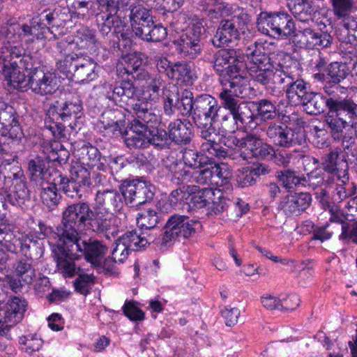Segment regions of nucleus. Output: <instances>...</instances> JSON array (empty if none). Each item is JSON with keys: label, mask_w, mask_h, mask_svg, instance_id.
<instances>
[{"label": "nucleus", "mask_w": 357, "mask_h": 357, "mask_svg": "<svg viewBox=\"0 0 357 357\" xmlns=\"http://www.w3.org/2000/svg\"><path fill=\"white\" fill-rule=\"evenodd\" d=\"M270 43L255 42L245 50V55L253 65L250 68L253 80L264 86L271 96L280 97L285 93L294 105H301L308 95L307 83L287 66L273 68L270 64Z\"/></svg>", "instance_id": "nucleus-1"}, {"label": "nucleus", "mask_w": 357, "mask_h": 357, "mask_svg": "<svg viewBox=\"0 0 357 357\" xmlns=\"http://www.w3.org/2000/svg\"><path fill=\"white\" fill-rule=\"evenodd\" d=\"M96 23L100 34L107 36L112 27L118 30L123 23L121 13L130 11L129 19L132 31L136 36L141 33L146 26L153 24L151 10L142 6L140 0H97Z\"/></svg>", "instance_id": "nucleus-2"}, {"label": "nucleus", "mask_w": 357, "mask_h": 357, "mask_svg": "<svg viewBox=\"0 0 357 357\" xmlns=\"http://www.w3.org/2000/svg\"><path fill=\"white\" fill-rule=\"evenodd\" d=\"M118 220L112 211L91 209L86 202H79L69 205L63 212L60 225L68 229L72 236L75 229L84 228L109 239L118 232Z\"/></svg>", "instance_id": "nucleus-3"}, {"label": "nucleus", "mask_w": 357, "mask_h": 357, "mask_svg": "<svg viewBox=\"0 0 357 357\" xmlns=\"http://www.w3.org/2000/svg\"><path fill=\"white\" fill-rule=\"evenodd\" d=\"M301 105L307 113L313 115L324 112L327 107L326 122L334 134L341 133L344 128L353 125V119H357V104L351 99L334 95L326 98L320 93L310 92Z\"/></svg>", "instance_id": "nucleus-4"}, {"label": "nucleus", "mask_w": 357, "mask_h": 357, "mask_svg": "<svg viewBox=\"0 0 357 357\" xmlns=\"http://www.w3.org/2000/svg\"><path fill=\"white\" fill-rule=\"evenodd\" d=\"M106 98L121 107H127L136 118L151 125L161 121L160 114L152 109V103L139 96L137 90L130 81H122L114 86L105 84Z\"/></svg>", "instance_id": "nucleus-5"}, {"label": "nucleus", "mask_w": 357, "mask_h": 357, "mask_svg": "<svg viewBox=\"0 0 357 357\" xmlns=\"http://www.w3.org/2000/svg\"><path fill=\"white\" fill-rule=\"evenodd\" d=\"M59 240L65 245H69L71 252H79L84 254L85 259L93 266H99L101 264V259L106 252L107 248L100 241L93 240L89 242L82 240L75 229V236H72L70 233L68 234V229L59 225L56 227V232Z\"/></svg>", "instance_id": "nucleus-6"}, {"label": "nucleus", "mask_w": 357, "mask_h": 357, "mask_svg": "<svg viewBox=\"0 0 357 357\" xmlns=\"http://www.w3.org/2000/svg\"><path fill=\"white\" fill-rule=\"evenodd\" d=\"M12 52L11 49L3 48L0 52V64L2 66L3 73L10 84L15 89L21 91L31 89V75H26L20 71L17 59L24 52L23 47H15Z\"/></svg>", "instance_id": "nucleus-7"}, {"label": "nucleus", "mask_w": 357, "mask_h": 357, "mask_svg": "<svg viewBox=\"0 0 357 357\" xmlns=\"http://www.w3.org/2000/svg\"><path fill=\"white\" fill-rule=\"evenodd\" d=\"M3 178L1 190L6 194L7 200L13 206H22L30 200V192L27 188L23 170L18 166H13L7 175L1 173Z\"/></svg>", "instance_id": "nucleus-8"}, {"label": "nucleus", "mask_w": 357, "mask_h": 357, "mask_svg": "<svg viewBox=\"0 0 357 357\" xmlns=\"http://www.w3.org/2000/svg\"><path fill=\"white\" fill-rule=\"evenodd\" d=\"M257 26L263 34L275 38L289 36L296 31L294 20L285 13H261L257 18Z\"/></svg>", "instance_id": "nucleus-9"}, {"label": "nucleus", "mask_w": 357, "mask_h": 357, "mask_svg": "<svg viewBox=\"0 0 357 357\" xmlns=\"http://www.w3.org/2000/svg\"><path fill=\"white\" fill-rule=\"evenodd\" d=\"M201 227L197 220L183 215H173L167 220L161 237L162 245H172L176 241L190 237Z\"/></svg>", "instance_id": "nucleus-10"}, {"label": "nucleus", "mask_w": 357, "mask_h": 357, "mask_svg": "<svg viewBox=\"0 0 357 357\" xmlns=\"http://www.w3.org/2000/svg\"><path fill=\"white\" fill-rule=\"evenodd\" d=\"M215 121L207 122V124L198 126L201 128L200 137L202 142L200 149L208 158L225 159L232 154V149L222 144V137L213 126Z\"/></svg>", "instance_id": "nucleus-11"}, {"label": "nucleus", "mask_w": 357, "mask_h": 357, "mask_svg": "<svg viewBox=\"0 0 357 357\" xmlns=\"http://www.w3.org/2000/svg\"><path fill=\"white\" fill-rule=\"evenodd\" d=\"M247 15L241 13L232 15L231 18L220 22L212 39V44L217 47L228 45L239 39L240 30L246 23Z\"/></svg>", "instance_id": "nucleus-12"}, {"label": "nucleus", "mask_w": 357, "mask_h": 357, "mask_svg": "<svg viewBox=\"0 0 357 357\" xmlns=\"http://www.w3.org/2000/svg\"><path fill=\"white\" fill-rule=\"evenodd\" d=\"M313 23L298 24L294 36V42L300 48L314 50L331 46L332 37L327 32L318 31Z\"/></svg>", "instance_id": "nucleus-13"}, {"label": "nucleus", "mask_w": 357, "mask_h": 357, "mask_svg": "<svg viewBox=\"0 0 357 357\" xmlns=\"http://www.w3.org/2000/svg\"><path fill=\"white\" fill-rule=\"evenodd\" d=\"M266 133L270 141L280 147L289 148L301 145L305 141L303 132H296L280 121L268 123Z\"/></svg>", "instance_id": "nucleus-14"}, {"label": "nucleus", "mask_w": 357, "mask_h": 357, "mask_svg": "<svg viewBox=\"0 0 357 357\" xmlns=\"http://www.w3.org/2000/svg\"><path fill=\"white\" fill-rule=\"evenodd\" d=\"M82 105L79 101L69 102L63 100L55 101L48 109L47 117L53 121L61 120L63 122H70L69 126L73 130L77 127L79 120L82 115Z\"/></svg>", "instance_id": "nucleus-15"}, {"label": "nucleus", "mask_w": 357, "mask_h": 357, "mask_svg": "<svg viewBox=\"0 0 357 357\" xmlns=\"http://www.w3.org/2000/svg\"><path fill=\"white\" fill-rule=\"evenodd\" d=\"M120 190L126 204L137 206L153 199L151 185L141 180L124 181Z\"/></svg>", "instance_id": "nucleus-16"}, {"label": "nucleus", "mask_w": 357, "mask_h": 357, "mask_svg": "<svg viewBox=\"0 0 357 357\" xmlns=\"http://www.w3.org/2000/svg\"><path fill=\"white\" fill-rule=\"evenodd\" d=\"M220 109L215 98L206 93L199 95L195 98L192 119L197 126L215 121Z\"/></svg>", "instance_id": "nucleus-17"}, {"label": "nucleus", "mask_w": 357, "mask_h": 357, "mask_svg": "<svg viewBox=\"0 0 357 357\" xmlns=\"http://www.w3.org/2000/svg\"><path fill=\"white\" fill-rule=\"evenodd\" d=\"M213 68L224 78L238 73L240 66L236 51L234 49L218 50L213 56Z\"/></svg>", "instance_id": "nucleus-18"}, {"label": "nucleus", "mask_w": 357, "mask_h": 357, "mask_svg": "<svg viewBox=\"0 0 357 357\" xmlns=\"http://www.w3.org/2000/svg\"><path fill=\"white\" fill-rule=\"evenodd\" d=\"M221 106L231 112L241 128L250 126L254 123L256 116L253 113L252 102L241 101L238 98H231L226 96L224 102H220Z\"/></svg>", "instance_id": "nucleus-19"}, {"label": "nucleus", "mask_w": 357, "mask_h": 357, "mask_svg": "<svg viewBox=\"0 0 357 357\" xmlns=\"http://www.w3.org/2000/svg\"><path fill=\"white\" fill-rule=\"evenodd\" d=\"M160 121L153 124L146 123L142 119L136 118L131 124L128 130L126 131L124 142L126 146L130 149H144L149 146L148 139V127L154 128L160 125Z\"/></svg>", "instance_id": "nucleus-20"}, {"label": "nucleus", "mask_w": 357, "mask_h": 357, "mask_svg": "<svg viewBox=\"0 0 357 357\" xmlns=\"http://www.w3.org/2000/svg\"><path fill=\"white\" fill-rule=\"evenodd\" d=\"M70 248L59 239L58 250L55 252L56 262L58 271L65 278H73L82 270L75 261L77 254L76 252H71Z\"/></svg>", "instance_id": "nucleus-21"}, {"label": "nucleus", "mask_w": 357, "mask_h": 357, "mask_svg": "<svg viewBox=\"0 0 357 357\" xmlns=\"http://www.w3.org/2000/svg\"><path fill=\"white\" fill-rule=\"evenodd\" d=\"M59 87V81L55 73L45 70H38L31 75V90L40 96L51 95Z\"/></svg>", "instance_id": "nucleus-22"}, {"label": "nucleus", "mask_w": 357, "mask_h": 357, "mask_svg": "<svg viewBox=\"0 0 357 357\" xmlns=\"http://www.w3.org/2000/svg\"><path fill=\"white\" fill-rule=\"evenodd\" d=\"M26 307V301L20 297L9 298L6 303L0 305V323L16 325L22 320Z\"/></svg>", "instance_id": "nucleus-23"}, {"label": "nucleus", "mask_w": 357, "mask_h": 357, "mask_svg": "<svg viewBox=\"0 0 357 357\" xmlns=\"http://www.w3.org/2000/svg\"><path fill=\"white\" fill-rule=\"evenodd\" d=\"M349 74V69L345 63L341 62H333L327 68V76L328 79L326 81L324 91L329 96H333L335 93L342 92L344 89L340 85Z\"/></svg>", "instance_id": "nucleus-24"}, {"label": "nucleus", "mask_w": 357, "mask_h": 357, "mask_svg": "<svg viewBox=\"0 0 357 357\" xmlns=\"http://www.w3.org/2000/svg\"><path fill=\"white\" fill-rule=\"evenodd\" d=\"M98 127L109 136L121 135L125 127V116L119 109L106 110L102 113Z\"/></svg>", "instance_id": "nucleus-25"}, {"label": "nucleus", "mask_w": 357, "mask_h": 357, "mask_svg": "<svg viewBox=\"0 0 357 357\" xmlns=\"http://www.w3.org/2000/svg\"><path fill=\"white\" fill-rule=\"evenodd\" d=\"M136 80L144 82V89L141 93L144 100L151 102L156 101L160 97V91L164 85V81L160 75L150 73L146 70L137 73Z\"/></svg>", "instance_id": "nucleus-26"}, {"label": "nucleus", "mask_w": 357, "mask_h": 357, "mask_svg": "<svg viewBox=\"0 0 357 357\" xmlns=\"http://www.w3.org/2000/svg\"><path fill=\"white\" fill-rule=\"evenodd\" d=\"M311 202L312 197L309 193H295L284 197L279 208L287 215H298L310 206Z\"/></svg>", "instance_id": "nucleus-27"}, {"label": "nucleus", "mask_w": 357, "mask_h": 357, "mask_svg": "<svg viewBox=\"0 0 357 357\" xmlns=\"http://www.w3.org/2000/svg\"><path fill=\"white\" fill-rule=\"evenodd\" d=\"M174 176L182 181H188L203 185H213V176L211 165L203 169L195 170L192 174L185 170L182 164H176L174 167Z\"/></svg>", "instance_id": "nucleus-28"}, {"label": "nucleus", "mask_w": 357, "mask_h": 357, "mask_svg": "<svg viewBox=\"0 0 357 357\" xmlns=\"http://www.w3.org/2000/svg\"><path fill=\"white\" fill-rule=\"evenodd\" d=\"M341 151L334 150L331 151L323 162L324 169L330 173H334L342 183L349 181L348 164L346 160L340 158Z\"/></svg>", "instance_id": "nucleus-29"}, {"label": "nucleus", "mask_w": 357, "mask_h": 357, "mask_svg": "<svg viewBox=\"0 0 357 357\" xmlns=\"http://www.w3.org/2000/svg\"><path fill=\"white\" fill-rule=\"evenodd\" d=\"M93 209L100 211H119L122 207L123 203L121 195L117 191L109 189H98Z\"/></svg>", "instance_id": "nucleus-30"}, {"label": "nucleus", "mask_w": 357, "mask_h": 357, "mask_svg": "<svg viewBox=\"0 0 357 357\" xmlns=\"http://www.w3.org/2000/svg\"><path fill=\"white\" fill-rule=\"evenodd\" d=\"M227 81L229 83V89L224 88L219 93L220 102H224L226 96H231V98H245L249 94L250 86L246 78L238 75L233 74L229 76Z\"/></svg>", "instance_id": "nucleus-31"}, {"label": "nucleus", "mask_w": 357, "mask_h": 357, "mask_svg": "<svg viewBox=\"0 0 357 357\" xmlns=\"http://www.w3.org/2000/svg\"><path fill=\"white\" fill-rule=\"evenodd\" d=\"M0 38L3 43L0 52L3 48L11 49L14 52L15 47H22L20 43V24L15 19L8 20L1 27Z\"/></svg>", "instance_id": "nucleus-32"}, {"label": "nucleus", "mask_w": 357, "mask_h": 357, "mask_svg": "<svg viewBox=\"0 0 357 357\" xmlns=\"http://www.w3.org/2000/svg\"><path fill=\"white\" fill-rule=\"evenodd\" d=\"M98 43L96 31L88 26H82L77 29L73 36L66 38V43L70 46L82 50L92 49Z\"/></svg>", "instance_id": "nucleus-33"}, {"label": "nucleus", "mask_w": 357, "mask_h": 357, "mask_svg": "<svg viewBox=\"0 0 357 357\" xmlns=\"http://www.w3.org/2000/svg\"><path fill=\"white\" fill-rule=\"evenodd\" d=\"M168 137L177 144H186L192 136V125L187 120L176 119L168 126Z\"/></svg>", "instance_id": "nucleus-34"}, {"label": "nucleus", "mask_w": 357, "mask_h": 357, "mask_svg": "<svg viewBox=\"0 0 357 357\" xmlns=\"http://www.w3.org/2000/svg\"><path fill=\"white\" fill-rule=\"evenodd\" d=\"M75 70L71 79L77 83L89 82L94 80L98 77L96 72L97 63L90 57L84 56L81 58L80 62Z\"/></svg>", "instance_id": "nucleus-35"}, {"label": "nucleus", "mask_w": 357, "mask_h": 357, "mask_svg": "<svg viewBox=\"0 0 357 357\" xmlns=\"http://www.w3.org/2000/svg\"><path fill=\"white\" fill-rule=\"evenodd\" d=\"M48 33H52L50 29L35 19H33L29 24H20L21 41L32 43L36 40L47 38Z\"/></svg>", "instance_id": "nucleus-36"}, {"label": "nucleus", "mask_w": 357, "mask_h": 357, "mask_svg": "<svg viewBox=\"0 0 357 357\" xmlns=\"http://www.w3.org/2000/svg\"><path fill=\"white\" fill-rule=\"evenodd\" d=\"M143 60L141 54L137 52L127 54L121 57V63L117 66V72L123 77L127 75L136 79V75L141 71H145L144 68H141Z\"/></svg>", "instance_id": "nucleus-37"}, {"label": "nucleus", "mask_w": 357, "mask_h": 357, "mask_svg": "<svg viewBox=\"0 0 357 357\" xmlns=\"http://www.w3.org/2000/svg\"><path fill=\"white\" fill-rule=\"evenodd\" d=\"M28 170L30 179L37 186H43L49 182L50 172L45 167V162L40 158H35L29 161Z\"/></svg>", "instance_id": "nucleus-38"}, {"label": "nucleus", "mask_w": 357, "mask_h": 357, "mask_svg": "<svg viewBox=\"0 0 357 357\" xmlns=\"http://www.w3.org/2000/svg\"><path fill=\"white\" fill-rule=\"evenodd\" d=\"M202 10L207 12V15L211 19L232 15L233 8L222 0H204L199 3Z\"/></svg>", "instance_id": "nucleus-39"}, {"label": "nucleus", "mask_w": 357, "mask_h": 357, "mask_svg": "<svg viewBox=\"0 0 357 357\" xmlns=\"http://www.w3.org/2000/svg\"><path fill=\"white\" fill-rule=\"evenodd\" d=\"M74 155L78 158L82 166L86 165L90 167L95 166L100 158L98 149L85 142H82L81 146L77 144L75 148Z\"/></svg>", "instance_id": "nucleus-40"}, {"label": "nucleus", "mask_w": 357, "mask_h": 357, "mask_svg": "<svg viewBox=\"0 0 357 357\" xmlns=\"http://www.w3.org/2000/svg\"><path fill=\"white\" fill-rule=\"evenodd\" d=\"M176 50L181 57L185 59L197 58L202 51L199 40L181 36L176 42Z\"/></svg>", "instance_id": "nucleus-41"}, {"label": "nucleus", "mask_w": 357, "mask_h": 357, "mask_svg": "<svg viewBox=\"0 0 357 357\" xmlns=\"http://www.w3.org/2000/svg\"><path fill=\"white\" fill-rule=\"evenodd\" d=\"M32 261V257L25 254V257L19 259L13 266L14 273L26 284H31L36 278V269Z\"/></svg>", "instance_id": "nucleus-42"}, {"label": "nucleus", "mask_w": 357, "mask_h": 357, "mask_svg": "<svg viewBox=\"0 0 357 357\" xmlns=\"http://www.w3.org/2000/svg\"><path fill=\"white\" fill-rule=\"evenodd\" d=\"M54 184L57 185L59 190L70 198L81 199L85 194L70 177L59 174L54 178Z\"/></svg>", "instance_id": "nucleus-43"}, {"label": "nucleus", "mask_w": 357, "mask_h": 357, "mask_svg": "<svg viewBox=\"0 0 357 357\" xmlns=\"http://www.w3.org/2000/svg\"><path fill=\"white\" fill-rule=\"evenodd\" d=\"M252 107L257 111L255 114L256 119L259 118L263 121L273 120L278 116L276 107L268 99L252 101Z\"/></svg>", "instance_id": "nucleus-44"}, {"label": "nucleus", "mask_w": 357, "mask_h": 357, "mask_svg": "<svg viewBox=\"0 0 357 357\" xmlns=\"http://www.w3.org/2000/svg\"><path fill=\"white\" fill-rule=\"evenodd\" d=\"M82 57L83 55H78L75 53L65 54L57 59L56 67L61 73L65 75L66 77L71 79L73 72L78 66L77 63L80 62L81 58Z\"/></svg>", "instance_id": "nucleus-45"}, {"label": "nucleus", "mask_w": 357, "mask_h": 357, "mask_svg": "<svg viewBox=\"0 0 357 357\" xmlns=\"http://www.w3.org/2000/svg\"><path fill=\"white\" fill-rule=\"evenodd\" d=\"M41 188L40 197L43 204L49 209L53 210L59 204L61 196L57 192V185L53 183L47 182L45 185L40 186Z\"/></svg>", "instance_id": "nucleus-46"}, {"label": "nucleus", "mask_w": 357, "mask_h": 357, "mask_svg": "<svg viewBox=\"0 0 357 357\" xmlns=\"http://www.w3.org/2000/svg\"><path fill=\"white\" fill-rule=\"evenodd\" d=\"M70 177L84 193L91 185L90 172L82 165L76 164L71 167Z\"/></svg>", "instance_id": "nucleus-47"}, {"label": "nucleus", "mask_w": 357, "mask_h": 357, "mask_svg": "<svg viewBox=\"0 0 357 357\" xmlns=\"http://www.w3.org/2000/svg\"><path fill=\"white\" fill-rule=\"evenodd\" d=\"M119 239L130 251L138 250L149 243V240L136 231H127Z\"/></svg>", "instance_id": "nucleus-48"}, {"label": "nucleus", "mask_w": 357, "mask_h": 357, "mask_svg": "<svg viewBox=\"0 0 357 357\" xmlns=\"http://www.w3.org/2000/svg\"><path fill=\"white\" fill-rule=\"evenodd\" d=\"M137 36L147 42H160L165 39L167 31L165 27L155 24L153 21L152 25L144 27L142 34L139 33Z\"/></svg>", "instance_id": "nucleus-49"}, {"label": "nucleus", "mask_w": 357, "mask_h": 357, "mask_svg": "<svg viewBox=\"0 0 357 357\" xmlns=\"http://www.w3.org/2000/svg\"><path fill=\"white\" fill-rule=\"evenodd\" d=\"M234 141L236 146L245 149L244 153L248 157H251L263 142L260 137L255 134L246 135L245 137L240 139H235Z\"/></svg>", "instance_id": "nucleus-50"}, {"label": "nucleus", "mask_w": 357, "mask_h": 357, "mask_svg": "<svg viewBox=\"0 0 357 357\" xmlns=\"http://www.w3.org/2000/svg\"><path fill=\"white\" fill-rule=\"evenodd\" d=\"M123 26L122 23L119 25L118 30H116L115 27H112L110 33L107 36H102L103 38H110L115 36L118 41H114V43H116L119 50L122 51L127 50L132 45L131 32L129 29L124 30Z\"/></svg>", "instance_id": "nucleus-51"}, {"label": "nucleus", "mask_w": 357, "mask_h": 357, "mask_svg": "<svg viewBox=\"0 0 357 357\" xmlns=\"http://www.w3.org/2000/svg\"><path fill=\"white\" fill-rule=\"evenodd\" d=\"M148 127L149 146L150 144L159 149L168 147V133L164 129Z\"/></svg>", "instance_id": "nucleus-52"}, {"label": "nucleus", "mask_w": 357, "mask_h": 357, "mask_svg": "<svg viewBox=\"0 0 357 357\" xmlns=\"http://www.w3.org/2000/svg\"><path fill=\"white\" fill-rule=\"evenodd\" d=\"M278 178L284 188L293 189L295 187L302 186L303 176L294 171L289 169L281 171L278 173Z\"/></svg>", "instance_id": "nucleus-53"}, {"label": "nucleus", "mask_w": 357, "mask_h": 357, "mask_svg": "<svg viewBox=\"0 0 357 357\" xmlns=\"http://www.w3.org/2000/svg\"><path fill=\"white\" fill-rule=\"evenodd\" d=\"M160 220V217L155 210L147 209L138 214L137 224L141 229L154 228Z\"/></svg>", "instance_id": "nucleus-54"}, {"label": "nucleus", "mask_w": 357, "mask_h": 357, "mask_svg": "<svg viewBox=\"0 0 357 357\" xmlns=\"http://www.w3.org/2000/svg\"><path fill=\"white\" fill-rule=\"evenodd\" d=\"M216 118H218L217 121L220 122V128L224 132L234 133L236 130L241 128L238 122L236 121L234 116L230 111L223 114L222 113V111L219 109Z\"/></svg>", "instance_id": "nucleus-55"}, {"label": "nucleus", "mask_w": 357, "mask_h": 357, "mask_svg": "<svg viewBox=\"0 0 357 357\" xmlns=\"http://www.w3.org/2000/svg\"><path fill=\"white\" fill-rule=\"evenodd\" d=\"M294 17L301 22V24H310L314 23V10L310 2L297 6L290 10Z\"/></svg>", "instance_id": "nucleus-56"}, {"label": "nucleus", "mask_w": 357, "mask_h": 357, "mask_svg": "<svg viewBox=\"0 0 357 357\" xmlns=\"http://www.w3.org/2000/svg\"><path fill=\"white\" fill-rule=\"evenodd\" d=\"M197 190L196 185H186L180 187L173 190L169 196L170 204L176 206L177 204H181L187 200L191 194L195 193Z\"/></svg>", "instance_id": "nucleus-57"}, {"label": "nucleus", "mask_w": 357, "mask_h": 357, "mask_svg": "<svg viewBox=\"0 0 357 357\" xmlns=\"http://www.w3.org/2000/svg\"><path fill=\"white\" fill-rule=\"evenodd\" d=\"M190 66L185 62H176L172 64L168 78L171 79L186 81L190 77Z\"/></svg>", "instance_id": "nucleus-58"}, {"label": "nucleus", "mask_w": 357, "mask_h": 357, "mask_svg": "<svg viewBox=\"0 0 357 357\" xmlns=\"http://www.w3.org/2000/svg\"><path fill=\"white\" fill-rule=\"evenodd\" d=\"M76 275L77 278L74 282L75 290L82 295H87L89 293V286L94 282L93 274L85 273L82 268Z\"/></svg>", "instance_id": "nucleus-59"}, {"label": "nucleus", "mask_w": 357, "mask_h": 357, "mask_svg": "<svg viewBox=\"0 0 357 357\" xmlns=\"http://www.w3.org/2000/svg\"><path fill=\"white\" fill-rule=\"evenodd\" d=\"M18 65L20 68H24L29 71V75H31L38 70H42L45 67L41 66L39 61L29 54H24V52L21 56L17 59Z\"/></svg>", "instance_id": "nucleus-60"}, {"label": "nucleus", "mask_w": 357, "mask_h": 357, "mask_svg": "<svg viewBox=\"0 0 357 357\" xmlns=\"http://www.w3.org/2000/svg\"><path fill=\"white\" fill-rule=\"evenodd\" d=\"M325 183V174L321 170L312 171L307 174V176H303L302 186L308 187L312 190H316Z\"/></svg>", "instance_id": "nucleus-61"}, {"label": "nucleus", "mask_w": 357, "mask_h": 357, "mask_svg": "<svg viewBox=\"0 0 357 357\" xmlns=\"http://www.w3.org/2000/svg\"><path fill=\"white\" fill-rule=\"evenodd\" d=\"M191 195V202L193 205L197 208H202L209 203L213 196V192L211 188L206 187L200 190H197Z\"/></svg>", "instance_id": "nucleus-62"}, {"label": "nucleus", "mask_w": 357, "mask_h": 357, "mask_svg": "<svg viewBox=\"0 0 357 357\" xmlns=\"http://www.w3.org/2000/svg\"><path fill=\"white\" fill-rule=\"evenodd\" d=\"M178 104L181 107V108H179V111L182 115L192 116L195 99L192 92L189 91H184L181 97H178Z\"/></svg>", "instance_id": "nucleus-63"}, {"label": "nucleus", "mask_w": 357, "mask_h": 357, "mask_svg": "<svg viewBox=\"0 0 357 357\" xmlns=\"http://www.w3.org/2000/svg\"><path fill=\"white\" fill-rule=\"evenodd\" d=\"M203 22V20H192L187 28L185 33L182 34L181 36L195 39V40H199V42H201L202 35L205 31Z\"/></svg>", "instance_id": "nucleus-64"}]
</instances>
